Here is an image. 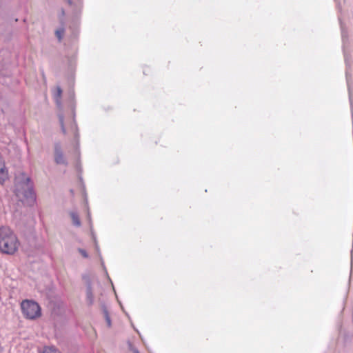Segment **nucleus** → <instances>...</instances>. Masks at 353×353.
I'll return each instance as SVG.
<instances>
[{
	"label": "nucleus",
	"mask_w": 353,
	"mask_h": 353,
	"mask_svg": "<svg viewBox=\"0 0 353 353\" xmlns=\"http://www.w3.org/2000/svg\"><path fill=\"white\" fill-rule=\"evenodd\" d=\"M58 117L61 125V131L65 134H66V129L64 126V115L63 113H60L59 114Z\"/></svg>",
	"instance_id": "obj_10"
},
{
	"label": "nucleus",
	"mask_w": 353,
	"mask_h": 353,
	"mask_svg": "<svg viewBox=\"0 0 353 353\" xmlns=\"http://www.w3.org/2000/svg\"><path fill=\"white\" fill-rule=\"evenodd\" d=\"M54 161L58 165H68V162L64 157L61 147L58 143L54 145Z\"/></svg>",
	"instance_id": "obj_4"
},
{
	"label": "nucleus",
	"mask_w": 353,
	"mask_h": 353,
	"mask_svg": "<svg viewBox=\"0 0 353 353\" xmlns=\"http://www.w3.org/2000/svg\"><path fill=\"white\" fill-rule=\"evenodd\" d=\"M14 194L20 200L31 202L36 200L33 182L25 172H19L15 177Z\"/></svg>",
	"instance_id": "obj_1"
},
{
	"label": "nucleus",
	"mask_w": 353,
	"mask_h": 353,
	"mask_svg": "<svg viewBox=\"0 0 353 353\" xmlns=\"http://www.w3.org/2000/svg\"><path fill=\"white\" fill-rule=\"evenodd\" d=\"M86 301L89 305H92L94 303V296L90 283H88L86 288Z\"/></svg>",
	"instance_id": "obj_7"
},
{
	"label": "nucleus",
	"mask_w": 353,
	"mask_h": 353,
	"mask_svg": "<svg viewBox=\"0 0 353 353\" xmlns=\"http://www.w3.org/2000/svg\"><path fill=\"white\" fill-rule=\"evenodd\" d=\"M19 241L14 232L8 227L0 228V252L13 255L18 250Z\"/></svg>",
	"instance_id": "obj_2"
},
{
	"label": "nucleus",
	"mask_w": 353,
	"mask_h": 353,
	"mask_svg": "<svg viewBox=\"0 0 353 353\" xmlns=\"http://www.w3.org/2000/svg\"><path fill=\"white\" fill-rule=\"evenodd\" d=\"M61 94H62V89L61 88V87L57 86V92L54 94V101H55V103H56L57 107L60 110L62 109V104H61Z\"/></svg>",
	"instance_id": "obj_6"
},
{
	"label": "nucleus",
	"mask_w": 353,
	"mask_h": 353,
	"mask_svg": "<svg viewBox=\"0 0 353 353\" xmlns=\"http://www.w3.org/2000/svg\"><path fill=\"white\" fill-rule=\"evenodd\" d=\"M344 56H345V63H346V64L347 65V55H346V54H345V53Z\"/></svg>",
	"instance_id": "obj_18"
},
{
	"label": "nucleus",
	"mask_w": 353,
	"mask_h": 353,
	"mask_svg": "<svg viewBox=\"0 0 353 353\" xmlns=\"http://www.w3.org/2000/svg\"><path fill=\"white\" fill-rule=\"evenodd\" d=\"M346 79H347V84L348 92H349V99H350V104L352 105V92H351V88H350V82H349V78L347 76V73H346Z\"/></svg>",
	"instance_id": "obj_14"
},
{
	"label": "nucleus",
	"mask_w": 353,
	"mask_h": 353,
	"mask_svg": "<svg viewBox=\"0 0 353 353\" xmlns=\"http://www.w3.org/2000/svg\"><path fill=\"white\" fill-rule=\"evenodd\" d=\"M69 95H70V98L72 101L74 100V90H71L70 92H69Z\"/></svg>",
	"instance_id": "obj_17"
},
{
	"label": "nucleus",
	"mask_w": 353,
	"mask_h": 353,
	"mask_svg": "<svg viewBox=\"0 0 353 353\" xmlns=\"http://www.w3.org/2000/svg\"><path fill=\"white\" fill-rule=\"evenodd\" d=\"M8 179V170L6 166L5 161L0 157V184L3 185Z\"/></svg>",
	"instance_id": "obj_5"
},
{
	"label": "nucleus",
	"mask_w": 353,
	"mask_h": 353,
	"mask_svg": "<svg viewBox=\"0 0 353 353\" xmlns=\"http://www.w3.org/2000/svg\"><path fill=\"white\" fill-rule=\"evenodd\" d=\"M78 251L84 258L88 257V254L87 253V252L85 250H83L82 248H79Z\"/></svg>",
	"instance_id": "obj_16"
},
{
	"label": "nucleus",
	"mask_w": 353,
	"mask_h": 353,
	"mask_svg": "<svg viewBox=\"0 0 353 353\" xmlns=\"http://www.w3.org/2000/svg\"><path fill=\"white\" fill-rule=\"evenodd\" d=\"M88 218L90 219V213L88 212Z\"/></svg>",
	"instance_id": "obj_21"
},
{
	"label": "nucleus",
	"mask_w": 353,
	"mask_h": 353,
	"mask_svg": "<svg viewBox=\"0 0 353 353\" xmlns=\"http://www.w3.org/2000/svg\"><path fill=\"white\" fill-rule=\"evenodd\" d=\"M341 37H342V41H343V45H345V42H346V40L347 39V31L344 29L342 23H341Z\"/></svg>",
	"instance_id": "obj_12"
},
{
	"label": "nucleus",
	"mask_w": 353,
	"mask_h": 353,
	"mask_svg": "<svg viewBox=\"0 0 353 353\" xmlns=\"http://www.w3.org/2000/svg\"><path fill=\"white\" fill-rule=\"evenodd\" d=\"M134 353H139V351L137 350H134Z\"/></svg>",
	"instance_id": "obj_20"
},
{
	"label": "nucleus",
	"mask_w": 353,
	"mask_h": 353,
	"mask_svg": "<svg viewBox=\"0 0 353 353\" xmlns=\"http://www.w3.org/2000/svg\"><path fill=\"white\" fill-rule=\"evenodd\" d=\"M21 308L23 315L28 319H35L41 315V307L34 301L23 300Z\"/></svg>",
	"instance_id": "obj_3"
},
{
	"label": "nucleus",
	"mask_w": 353,
	"mask_h": 353,
	"mask_svg": "<svg viewBox=\"0 0 353 353\" xmlns=\"http://www.w3.org/2000/svg\"><path fill=\"white\" fill-rule=\"evenodd\" d=\"M68 3L71 5L72 4V0H67Z\"/></svg>",
	"instance_id": "obj_19"
},
{
	"label": "nucleus",
	"mask_w": 353,
	"mask_h": 353,
	"mask_svg": "<svg viewBox=\"0 0 353 353\" xmlns=\"http://www.w3.org/2000/svg\"><path fill=\"white\" fill-rule=\"evenodd\" d=\"M63 33H64L63 28H60V29H58L56 30L55 34H56L57 37L58 38L59 41L61 40Z\"/></svg>",
	"instance_id": "obj_15"
},
{
	"label": "nucleus",
	"mask_w": 353,
	"mask_h": 353,
	"mask_svg": "<svg viewBox=\"0 0 353 353\" xmlns=\"http://www.w3.org/2000/svg\"><path fill=\"white\" fill-rule=\"evenodd\" d=\"M39 353H60V352L53 346H46Z\"/></svg>",
	"instance_id": "obj_9"
},
{
	"label": "nucleus",
	"mask_w": 353,
	"mask_h": 353,
	"mask_svg": "<svg viewBox=\"0 0 353 353\" xmlns=\"http://www.w3.org/2000/svg\"><path fill=\"white\" fill-rule=\"evenodd\" d=\"M70 215L72 218L73 225L79 227L81 226V221L79 216V214L76 212H70Z\"/></svg>",
	"instance_id": "obj_8"
},
{
	"label": "nucleus",
	"mask_w": 353,
	"mask_h": 353,
	"mask_svg": "<svg viewBox=\"0 0 353 353\" xmlns=\"http://www.w3.org/2000/svg\"><path fill=\"white\" fill-rule=\"evenodd\" d=\"M103 314H104L106 323L108 324V326L110 327L111 326V319L109 316L108 311L107 308L105 307V306H104V305L103 307Z\"/></svg>",
	"instance_id": "obj_11"
},
{
	"label": "nucleus",
	"mask_w": 353,
	"mask_h": 353,
	"mask_svg": "<svg viewBox=\"0 0 353 353\" xmlns=\"http://www.w3.org/2000/svg\"><path fill=\"white\" fill-rule=\"evenodd\" d=\"M92 238H93V240H94V244H95L96 250L98 252V254H99V256L101 258L102 265H103L104 264H103V260H102V258H101V253H100L99 247V245L97 243L96 236L94 234L93 232H92Z\"/></svg>",
	"instance_id": "obj_13"
}]
</instances>
